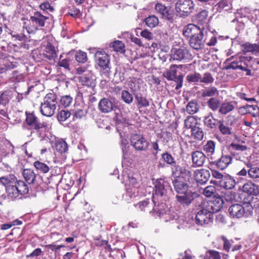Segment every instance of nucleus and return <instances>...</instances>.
I'll return each mask as SVG.
<instances>
[{
	"mask_svg": "<svg viewBox=\"0 0 259 259\" xmlns=\"http://www.w3.org/2000/svg\"><path fill=\"white\" fill-rule=\"evenodd\" d=\"M23 176L28 184H33L36 178V175L33 170L30 168L24 169Z\"/></svg>",
	"mask_w": 259,
	"mask_h": 259,
	"instance_id": "31",
	"label": "nucleus"
},
{
	"mask_svg": "<svg viewBox=\"0 0 259 259\" xmlns=\"http://www.w3.org/2000/svg\"><path fill=\"white\" fill-rule=\"evenodd\" d=\"M121 148L122 152V162H131V156L132 154V150L128 144L127 141L125 139H122L121 144Z\"/></svg>",
	"mask_w": 259,
	"mask_h": 259,
	"instance_id": "15",
	"label": "nucleus"
},
{
	"mask_svg": "<svg viewBox=\"0 0 259 259\" xmlns=\"http://www.w3.org/2000/svg\"><path fill=\"white\" fill-rule=\"evenodd\" d=\"M95 57L98 65L102 69L101 74L109 77L110 67V59L108 54L105 52L98 51L95 53Z\"/></svg>",
	"mask_w": 259,
	"mask_h": 259,
	"instance_id": "4",
	"label": "nucleus"
},
{
	"mask_svg": "<svg viewBox=\"0 0 259 259\" xmlns=\"http://www.w3.org/2000/svg\"><path fill=\"white\" fill-rule=\"evenodd\" d=\"M76 73L78 75H81L83 73H85L83 75L82 77L84 79L85 82L87 83L90 82V79L89 77H87V75H89L90 74L89 70H87V68L84 66H80L76 69Z\"/></svg>",
	"mask_w": 259,
	"mask_h": 259,
	"instance_id": "50",
	"label": "nucleus"
},
{
	"mask_svg": "<svg viewBox=\"0 0 259 259\" xmlns=\"http://www.w3.org/2000/svg\"><path fill=\"white\" fill-rule=\"evenodd\" d=\"M121 99L126 104H130L133 101V95L127 91L124 90L121 92Z\"/></svg>",
	"mask_w": 259,
	"mask_h": 259,
	"instance_id": "56",
	"label": "nucleus"
},
{
	"mask_svg": "<svg viewBox=\"0 0 259 259\" xmlns=\"http://www.w3.org/2000/svg\"><path fill=\"white\" fill-rule=\"evenodd\" d=\"M247 147L246 146L234 143H231L229 146V150L233 155H235L236 151L242 152L245 151Z\"/></svg>",
	"mask_w": 259,
	"mask_h": 259,
	"instance_id": "40",
	"label": "nucleus"
},
{
	"mask_svg": "<svg viewBox=\"0 0 259 259\" xmlns=\"http://www.w3.org/2000/svg\"><path fill=\"white\" fill-rule=\"evenodd\" d=\"M207 106L212 111H216L220 106V100L214 98H210L207 102Z\"/></svg>",
	"mask_w": 259,
	"mask_h": 259,
	"instance_id": "48",
	"label": "nucleus"
},
{
	"mask_svg": "<svg viewBox=\"0 0 259 259\" xmlns=\"http://www.w3.org/2000/svg\"><path fill=\"white\" fill-rule=\"evenodd\" d=\"M219 94V91L214 87H208L204 89L202 92L203 97H213Z\"/></svg>",
	"mask_w": 259,
	"mask_h": 259,
	"instance_id": "41",
	"label": "nucleus"
},
{
	"mask_svg": "<svg viewBox=\"0 0 259 259\" xmlns=\"http://www.w3.org/2000/svg\"><path fill=\"white\" fill-rule=\"evenodd\" d=\"M113 102L108 98H103L99 101L98 108L99 110L104 113L111 112L113 109Z\"/></svg>",
	"mask_w": 259,
	"mask_h": 259,
	"instance_id": "17",
	"label": "nucleus"
},
{
	"mask_svg": "<svg viewBox=\"0 0 259 259\" xmlns=\"http://www.w3.org/2000/svg\"><path fill=\"white\" fill-rule=\"evenodd\" d=\"M220 186L226 189H231L235 186L234 179L230 176H226L223 181H220Z\"/></svg>",
	"mask_w": 259,
	"mask_h": 259,
	"instance_id": "30",
	"label": "nucleus"
},
{
	"mask_svg": "<svg viewBox=\"0 0 259 259\" xmlns=\"http://www.w3.org/2000/svg\"><path fill=\"white\" fill-rule=\"evenodd\" d=\"M48 19V17L44 16L39 12H35L33 15L30 18L29 21L31 22L35 29L38 27H44L45 25V22Z\"/></svg>",
	"mask_w": 259,
	"mask_h": 259,
	"instance_id": "11",
	"label": "nucleus"
},
{
	"mask_svg": "<svg viewBox=\"0 0 259 259\" xmlns=\"http://www.w3.org/2000/svg\"><path fill=\"white\" fill-rule=\"evenodd\" d=\"M177 201L184 206H188L194 199L193 193L191 191L178 194L176 196Z\"/></svg>",
	"mask_w": 259,
	"mask_h": 259,
	"instance_id": "16",
	"label": "nucleus"
},
{
	"mask_svg": "<svg viewBox=\"0 0 259 259\" xmlns=\"http://www.w3.org/2000/svg\"><path fill=\"white\" fill-rule=\"evenodd\" d=\"M189 56V51L185 48H175L171 50V58L174 60L181 61Z\"/></svg>",
	"mask_w": 259,
	"mask_h": 259,
	"instance_id": "10",
	"label": "nucleus"
},
{
	"mask_svg": "<svg viewBox=\"0 0 259 259\" xmlns=\"http://www.w3.org/2000/svg\"><path fill=\"white\" fill-rule=\"evenodd\" d=\"M13 95V92L11 90H6L0 93V114L4 116L8 115L6 106L9 103Z\"/></svg>",
	"mask_w": 259,
	"mask_h": 259,
	"instance_id": "9",
	"label": "nucleus"
},
{
	"mask_svg": "<svg viewBox=\"0 0 259 259\" xmlns=\"http://www.w3.org/2000/svg\"><path fill=\"white\" fill-rule=\"evenodd\" d=\"M6 192L8 197L11 199L17 198L20 195L15 184L7 186Z\"/></svg>",
	"mask_w": 259,
	"mask_h": 259,
	"instance_id": "33",
	"label": "nucleus"
},
{
	"mask_svg": "<svg viewBox=\"0 0 259 259\" xmlns=\"http://www.w3.org/2000/svg\"><path fill=\"white\" fill-rule=\"evenodd\" d=\"M192 161L194 164L197 166H202L205 161L206 156L204 154L199 151H196L192 153Z\"/></svg>",
	"mask_w": 259,
	"mask_h": 259,
	"instance_id": "25",
	"label": "nucleus"
},
{
	"mask_svg": "<svg viewBox=\"0 0 259 259\" xmlns=\"http://www.w3.org/2000/svg\"><path fill=\"white\" fill-rule=\"evenodd\" d=\"M192 135L194 136L195 140L201 141L204 137V133L203 130L199 127L196 126L195 128L191 130Z\"/></svg>",
	"mask_w": 259,
	"mask_h": 259,
	"instance_id": "49",
	"label": "nucleus"
},
{
	"mask_svg": "<svg viewBox=\"0 0 259 259\" xmlns=\"http://www.w3.org/2000/svg\"><path fill=\"white\" fill-rule=\"evenodd\" d=\"M236 105L237 103L235 101L223 102L220 107L219 112L222 114L226 115L232 111Z\"/></svg>",
	"mask_w": 259,
	"mask_h": 259,
	"instance_id": "26",
	"label": "nucleus"
},
{
	"mask_svg": "<svg viewBox=\"0 0 259 259\" xmlns=\"http://www.w3.org/2000/svg\"><path fill=\"white\" fill-rule=\"evenodd\" d=\"M230 214L234 218H240L245 213V208L241 204L236 203L232 204L229 209Z\"/></svg>",
	"mask_w": 259,
	"mask_h": 259,
	"instance_id": "18",
	"label": "nucleus"
},
{
	"mask_svg": "<svg viewBox=\"0 0 259 259\" xmlns=\"http://www.w3.org/2000/svg\"><path fill=\"white\" fill-rule=\"evenodd\" d=\"M73 98L70 95H63L60 97L59 105L62 107L67 108L72 103Z\"/></svg>",
	"mask_w": 259,
	"mask_h": 259,
	"instance_id": "37",
	"label": "nucleus"
},
{
	"mask_svg": "<svg viewBox=\"0 0 259 259\" xmlns=\"http://www.w3.org/2000/svg\"><path fill=\"white\" fill-rule=\"evenodd\" d=\"M210 174L207 169H202L195 172V178L196 181L201 184H205L209 179Z\"/></svg>",
	"mask_w": 259,
	"mask_h": 259,
	"instance_id": "20",
	"label": "nucleus"
},
{
	"mask_svg": "<svg viewBox=\"0 0 259 259\" xmlns=\"http://www.w3.org/2000/svg\"><path fill=\"white\" fill-rule=\"evenodd\" d=\"M197 120L192 116H188L184 121L185 126L187 128H191V130L196 127Z\"/></svg>",
	"mask_w": 259,
	"mask_h": 259,
	"instance_id": "43",
	"label": "nucleus"
},
{
	"mask_svg": "<svg viewBox=\"0 0 259 259\" xmlns=\"http://www.w3.org/2000/svg\"><path fill=\"white\" fill-rule=\"evenodd\" d=\"M232 158L231 156L223 154L216 162L217 167L221 170H224L232 162Z\"/></svg>",
	"mask_w": 259,
	"mask_h": 259,
	"instance_id": "24",
	"label": "nucleus"
},
{
	"mask_svg": "<svg viewBox=\"0 0 259 259\" xmlns=\"http://www.w3.org/2000/svg\"><path fill=\"white\" fill-rule=\"evenodd\" d=\"M111 47L114 51L121 53H124L125 52V46L123 43L120 40H115L111 44Z\"/></svg>",
	"mask_w": 259,
	"mask_h": 259,
	"instance_id": "47",
	"label": "nucleus"
},
{
	"mask_svg": "<svg viewBox=\"0 0 259 259\" xmlns=\"http://www.w3.org/2000/svg\"><path fill=\"white\" fill-rule=\"evenodd\" d=\"M189 44L190 46L195 50L202 49L204 44V39H203V31L195 35L189 39Z\"/></svg>",
	"mask_w": 259,
	"mask_h": 259,
	"instance_id": "12",
	"label": "nucleus"
},
{
	"mask_svg": "<svg viewBox=\"0 0 259 259\" xmlns=\"http://www.w3.org/2000/svg\"><path fill=\"white\" fill-rule=\"evenodd\" d=\"M162 159L165 161L167 164L169 165H173L176 164V161L174 160V158L171 156V154H169L167 152L164 153L161 155Z\"/></svg>",
	"mask_w": 259,
	"mask_h": 259,
	"instance_id": "58",
	"label": "nucleus"
},
{
	"mask_svg": "<svg viewBox=\"0 0 259 259\" xmlns=\"http://www.w3.org/2000/svg\"><path fill=\"white\" fill-rule=\"evenodd\" d=\"M220 121L215 119L212 114L210 113L208 116L204 117V123L207 127L214 129L219 125Z\"/></svg>",
	"mask_w": 259,
	"mask_h": 259,
	"instance_id": "28",
	"label": "nucleus"
},
{
	"mask_svg": "<svg viewBox=\"0 0 259 259\" xmlns=\"http://www.w3.org/2000/svg\"><path fill=\"white\" fill-rule=\"evenodd\" d=\"M155 10L157 13L161 15L163 18L170 20L172 18L171 12L170 9L161 3H157L155 5Z\"/></svg>",
	"mask_w": 259,
	"mask_h": 259,
	"instance_id": "21",
	"label": "nucleus"
},
{
	"mask_svg": "<svg viewBox=\"0 0 259 259\" xmlns=\"http://www.w3.org/2000/svg\"><path fill=\"white\" fill-rule=\"evenodd\" d=\"M17 179L13 175H9L8 176L0 178V182L6 188L11 185H14L16 183Z\"/></svg>",
	"mask_w": 259,
	"mask_h": 259,
	"instance_id": "34",
	"label": "nucleus"
},
{
	"mask_svg": "<svg viewBox=\"0 0 259 259\" xmlns=\"http://www.w3.org/2000/svg\"><path fill=\"white\" fill-rule=\"evenodd\" d=\"M172 166L171 167L172 175L176 178H180V176L181 174L183 173L187 172L188 174L190 173V171L186 170L185 168L182 167L181 166L174 164L172 165Z\"/></svg>",
	"mask_w": 259,
	"mask_h": 259,
	"instance_id": "39",
	"label": "nucleus"
},
{
	"mask_svg": "<svg viewBox=\"0 0 259 259\" xmlns=\"http://www.w3.org/2000/svg\"><path fill=\"white\" fill-rule=\"evenodd\" d=\"M44 55L48 59L54 61L57 57V51L55 47L51 44H48L45 49Z\"/></svg>",
	"mask_w": 259,
	"mask_h": 259,
	"instance_id": "29",
	"label": "nucleus"
},
{
	"mask_svg": "<svg viewBox=\"0 0 259 259\" xmlns=\"http://www.w3.org/2000/svg\"><path fill=\"white\" fill-rule=\"evenodd\" d=\"M226 176V175H223L222 174L217 170H212V176L213 178L217 179V180H211L210 183L215 185H220V181H223Z\"/></svg>",
	"mask_w": 259,
	"mask_h": 259,
	"instance_id": "45",
	"label": "nucleus"
},
{
	"mask_svg": "<svg viewBox=\"0 0 259 259\" xmlns=\"http://www.w3.org/2000/svg\"><path fill=\"white\" fill-rule=\"evenodd\" d=\"M200 82L209 83L213 81V78L209 73H205L203 77H201Z\"/></svg>",
	"mask_w": 259,
	"mask_h": 259,
	"instance_id": "62",
	"label": "nucleus"
},
{
	"mask_svg": "<svg viewBox=\"0 0 259 259\" xmlns=\"http://www.w3.org/2000/svg\"><path fill=\"white\" fill-rule=\"evenodd\" d=\"M248 168V174L250 178L252 179L259 178V167L253 166L251 163H246Z\"/></svg>",
	"mask_w": 259,
	"mask_h": 259,
	"instance_id": "36",
	"label": "nucleus"
},
{
	"mask_svg": "<svg viewBox=\"0 0 259 259\" xmlns=\"http://www.w3.org/2000/svg\"><path fill=\"white\" fill-rule=\"evenodd\" d=\"M231 62L228 66V69H240L241 70H246L247 68L251 66V61L252 57L251 56H239L237 57H232L230 59H235Z\"/></svg>",
	"mask_w": 259,
	"mask_h": 259,
	"instance_id": "5",
	"label": "nucleus"
},
{
	"mask_svg": "<svg viewBox=\"0 0 259 259\" xmlns=\"http://www.w3.org/2000/svg\"><path fill=\"white\" fill-rule=\"evenodd\" d=\"M242 47L244 54L251 53L257 56L259 55V44L246 42L242 45Z\"/></svg>",
	"mask_w": 259,
	"mask_h": 259,
	"instance_id": "27",
	"label": "nucleus"
},
{
	"mask_svg": "<svg viewBox=\"0 0 259 259\" xmlns=\"http://www.w3.org/2000/svg\"><path fill=\"white\" fill-rule=\"evenodd\" d=\"M202 30L197 26L193 24H189L184 28L183 33L185 37L191 38L193 36L198 35V33Z\"/></svg>",
	"mask_w": 259,
	"mask_h": 259,
	"instance_id": "19",
	"label": "nucleus"
},
{
	"mask_svg": "<svg viewBox=\"0 0 259 259\" xmlns=\"http://www.w3.org/2000/svg\"><path fill=\"white\" fill-rule=\"evenodd\" d=\"M194 6L192 0H179L176 4V10L180 15H187L192 12Z\"/></svg>",
	"mask_w": 259,
	"mask_h": 259,
	"instance_id": "7",
	"label": "nucleus"
},
{
	"mask_svg": "<svg viewBox=\"0 0 259 259\" xmlns=\"http://www.w3.org/2000/svg\"><path fill=\"white\" fill-rule=\"evenodd\" d=\"M135 99L138 104L140 105L141 107H146L149 105V101L142 95H135Z\"/></svg>",
	"mask_w": 259,
	"mask_h": 259,
	"instance_id": "52",
	"label": "nucleus"
},
{
	"mask_svg": "<svg viewBox=\"0 0 259 259\" xmlns=\"http://www.w3.org/2000/svg\"><path fill=\"white\" fill-rule=\"evenodd\" d=\"M127 178L125 180L126 195L130 197L135 196L136 193L138 192L137 189L140 187V184L133 175H128Z\"/></svg>",
	"mask_w": 259,
	"mask_h": 259,
	"instance_id": "8",
	"label": "nucleus"
},
{
	"mask_svg": "<svg viewBox=\"0 0 259 259\" xmlns=\"http://www.w3.org/2000/svg\"><path fill=\"white\" fill-rule=\"evenodd\" d=\"M15 184L20 194L24 195L28 193L29 190L28 187L24 181L21 180L16 181V183Z\"/></svg>",
	"mask_w": 259,
	"mask_h": 259,
	"instance_id": "42",
	"label": "nucleus"
},
{
	"mask_svg": "<svg viewBox=\"0 0 259 259\" xmlns=\"http://www.w3.org/2000/svg\"><path fill=\"white\" fill-rule=\"evenodd\" d=\"M57 104V96L53 93L47 94L40 106L41 113L46 116H52L55 113Z\"/></svg>",
	"mask_w": 259,
	"mask_h": 259,
	"instance_id": "2",
	"label": "nucleus"
},
{
	"mask_svg": "<svg viewBox=\"0 0 259 259\" xmlns=\"http://www.w3.org/2000/svg\"><path fill=\"white\" fill-rule=\"evenodd\" d=\"M248 113L254 117L259 116V108L256 105H249Z\"/></svg>",
	"mask_w": 259,
	"mask_h": 259,
	"instance_id": "60",
	"label": "nucleus"
},
{
	"mask_svg": "<svg viewBox=\"0 0 259 259\" xmlns=\"http://www.w3.org/2000/svg\"><path fill=\"white\" fill-rule=\"evenodd\" d=\"M203 194L206 197H209L212 196H216L218 195L217 193V189L214 186H208L203 190Z\"/></svg>",
	"mask_w": 259,
	"mask_h": 259,
	"instance_id": "51",
	"label": "nucleus"
},
{
	"mask_svg": "<svg viewBox=\"0 0 259 259\" xmlns=\"http://www.w3.org/2000/svg\"><path fill=\"white\" fill-rule=\"evenodd\" d=\"M174 189L178 194L188 191V186L187 183L180 180V178L176 179L173 181Z\"/></svg>",
	"mask_w": 259,
	"mask_h": 259,
	"instance_id": "23",
	"label": "nucleus"
},
{
	"mask_svg": "<svg viewBox=\"0 0 259 259\" xmlns=\"http://www.w3.org/2000/svg\"><path fill=\"white\" fill-rule=\"evenodd\" d=\"M33 165L37 170L44 174L48 172L50 170L49 167L47 164L39 161L34 162Z\"/></svg>",
	"mask_w": 259,
	"mask_h": 259,
	"instance_id": "46",
	"label": "nucleus"
},
{
	"mask_svg": "<svg viewBox=\"0 0 259 259\" xmlns=\"http://www.w3.org/2000/svg\"><path fill=\"white\" fill-rule=\"evenodd\" d=\"M71 115V114L69 110H62L58 113L57 119L60 122L65 121L70 117Z\"/></svg>",
	"mask_w": 259,
	"mask_h": 259,
	"instance_id": "55",
	"label": "nucleus"
},
{
	"mask_svg": "<svg viewBox=\"0 0 259 259\" xmlns=\"http://www.w3.org/2000/svg\"><path fill=\"white\" fill-rule=\"evenodd\" d=\"M177 65H171L169 69L164 73V76L168 80H173L177 76Z\"/></svg>",
	"mask_w": 259,
	"mask_h": 259,
	"instance_id": "32",
	"label": "nucleus"
},
{
	"mask_svg": "<svg viewBox=\"0 0 259 259\" xmlns=\"http://www.w3.org/2000/svg\"><path fill=\"white\" fill-rule=\"evenodd\" d=\"M207 252L209 254L208 257L207 256L205 257H207V259H221V256L218 251L209 250Z\"/></svg>",
	"mask_w": 259,
	"mask_h": 259,
	"instance_id": "64",
	"label": "nucleus"
},
{
	"mask_svg": "<svg viewBox=\"0 0 259 259\" xmlns=\"http://www.w3.org/2000/svg\"><path fill=\"white\" fill-rule=\"evenodd\" d=\"M187 112L191 115H193L198 111L199 106L196 101H191L189 102L186 107Z\"/></svg>",
	"mask_w": 259,
	"mask_h": 259,
	"instance_id": "38",
	"label": "nucleus"
},
{
	"mask_svg": "<svg viewBox=\"0 0 259 259\" xmlns=\"http://www.w3.org/2000/svg\"><path fill=\"white\" fill-rule=\"evenodd\" d=\"M221 133L223 135H229L232 134L231 128L224 123V121L221 120L218 125Z\"/></svg>",
	"mask_w": 259,
	"mask_h": 259,
	"instance_id": "53",
	"label": "nucleus"
},
{
	"mask_svg": "<svg viewBox=\"0 0 259 259\" xmlns=\"http://www.w3.org/2000/svg\"><path fill=\"white\" fill-rule=\"evenodd\" d=\"M75 57L76 60L79 63H83L87 60V55L86 53L81 51L77 52Z\"/></svg>",
	"mask_w": 259,
	"mask_h": 259,
	"instance_id": "57",
	"label": "nucleus"
},
{
	"mask_svg": "<svg viewBox=\"0 0 259 259\" xmlns=\"http://www.w3.org/2000/svg\"><path fill=\"white\" fill-rule=\"evenodd\" d=\"M169 190V186L167 182L163 180L156 181L155 186V193L156 195L165 196Z\"/></svg>",
	"mask_w": 259,
	"mask_h": 259,
	"instance_id": "13",
	"label": "nucleus"
},
{
	"mask_svg": "<svg viewBox=\"0 0 259 259\" xmlns=\"http://www.w3.org/2000/svg\"><path fill=\"white\" fill-rule=\"evenodd\" d=\"M132 146L138 151H145L149 146V142L141 134H134L131 136Z\"/></svg>",
	"mask_w": 259,
	"mask_h": 259,
	"instance_id": "6",
	"label": "nucleus"
},
{
	"mask_svg": "<svg viewBox=\"0 0 259 259\" xmlns=\"http://www.w3.org/2000/svg\"><path fill=\"white\" fill-rule=\"evenodd\" d=\"M26 122L29 126V128L38 130L43 127V124L38 121L37 117L34 114L26 112Z\"/></svg>",
	"mask_w": 259,
	"mask_h": 259,
	"instance_id": "14",
	"label": "nucleus"
},
{
	"mask_svg": "<svg viewBox=\"0 0 259 259\" xmlns=\"http://www.w3.org/2000/svg\"><path fill=\"white\" fill-rule=\"evenodd\" d=\"M146 25L150 28L156 27L159 23V20L154 15L149 16L145 20Z\"/></svg>",
	"mask_w": 259,
	"mask_h": 259,
	"instance_id": "44",
	"label": "nucleus"
},
{
	"mask_svg": "<svg viewBox=\"0 0 259 259\" xmlns=\"http://www.w3.org/2000/svg\"><path fill=\"white\" fill-rule=\"evenodd\" d=\"M58 64L60 67H64L67 70H70V60L69 59H60L58 62Z\"/></svg>",
	"mask_w": 259,
	"mask_h": 259,
	"instance_id": "63",
	"label": "nucleus"
},
{
	"mask_svg": "<svg viewBox=\"0 0 259 259\" xmlns=\"http://www.w3.org/2000/svg\"><path fill=\"white\" fill-rule=\"evenodd\" d=\"M55 148L58 153H64L68 151V145L65 141L60 139L56 142Z\"/></svg>",
	"mask_w": 259,
	"mask_h": 259,
	"instance_id": "35",
	"label": "nucleus"
},
{
	"mask_svg": "<svg viewBox=\"0 0 259 259\" xmlns=\"http://www.w3.org/2000/svg\"><path fill=\"white\" fill-rule=\"evenodd\" d=\"M221 205H215L214 202L212 201L198 199L193 208V211L196 215V224L199 226H203L212 222L213 214L220 210Z\"/></svg>",
	"mask_w": 259,
	"mask_h": 259,
	"instance_id": "1",
	"label": "nucleus"
},
{
	"mask_svg": "<svg viewBox=\"0 0 259 259\" xmlns=\"http://www.w3.org/2000/svg\"><path fill=\"white\" fill-rule=\"evenodd\" d=\"M215 147V143L214 142L209 140L203 146V150L206 153L212 154L214 153Z\"/></svg>",
	"mask_w": 259,
	"mask_h": 259,
	"instance_id": "54",
	"label": "nucleus"
},
{
	"mask_svg": "<svg viewBox=\"0 0 259 259\" xmlns=\"http://www.w3.org/2000/svg\"><path fill=\"white\" fill-rule=\"evenodd\" d=\"M87 112L85 110L78 109L75 110L73 115V119H80L85 116Z\"/></svg>",
	"mask_w": 259,
	"mask_h": 259,
	"instance_id": "61",
	"label": "nucleus"
},
{
	"mask_svg": "<svg viewBox=\"0 0 259 259\" xmlns=\"http://www.w3.org/2000/svg\"><path fill=\"white\" fill-rule=\"evenodd\" d=\"M165 204H161V206H155L153 208V210L164 222H168L172 221V224H179L177 226L178 229L184 228V221L182 219L179 218L175 213L170 210L164 211L161 209Z\"/></svg>",
	"mask_w": 259,
	"mask_h": 259,
	"instance_id": "3",
	"label": "nucleus"
},
{
	"mask_svg": "<svg viewBox=\"0 0 259 259\" xmlns=\"http://www.w3.org/2000/svg\"><path fill=\"white\" fill-rule=\"evenodd\" d=\"M186 79L189 82H196L200 81L201 75L198 73H192L188 75Z\"/></svg>",
	"mask_w": 259,
	"mask_h": 259,
	"instance_id": "59",
	"label": "nucleus"
},
{
	"mask_svg": "<svg viewBox=\"0 0 259 259\" xmlns=\"http://www.w3.org/2000/svg\"><path fill=\"white\" fill-rule=\"evenodd\" d=\"M242 191L248 194L256 196L259 194V187L254 183L248 182L243 185Z\"/></svg>",
	"mask_w": 259,
	"mask_h": 259,
	"instance_id": "22",
	"label": "nucleus"
}]
</instances>
